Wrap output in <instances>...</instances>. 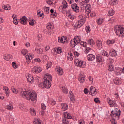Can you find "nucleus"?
<instances>
[{"instance_id":"1","label":"nucleus","mask_w":124,"mask_h":124,"mask_svg":"<svg viewBox=\"0 0 124 124\" xmlns=\"http://www.w3.org/2000/svg\"><path fill=\"white\" fill-rule=\"evenodd\" d=\"M52 80V75L49 73H46L44 76L43 83L39 84V87L41 88L43 86L46 89H49V88H51V82Z\"/></svg>"},{"instance_id":"2","label":"nucleus","mask_w":124,"mask_h":124,"mask_svg":"<svg viewBox=\"0 0 124 124\" xmlns=\"http://www.w3.org/2000/svg\"><path fill=\"white\" fill-rule=\"evenodd\" d=\"M110 116L112 118L111 119V122L112 124H117V120L119 119V117L121 116V111L116 108L115 109V111H111V113Z\"/></svg>"},{"instance_id":"3","label":"nucleus","mask_w":124,"mask_h":124,"mask_svg":"<svg viewBox=\"0 0 124 124\" xmlns=\"http://www.w3.org/2000/svg\"><path fill=\"white\" fill-rule=\"evenodd\" d=\"M78 19L79 20L75 25L76 29L81 28V27L85 24V22H86V16L83 15L82 12H81L78 15Z\"/></svg>"},{"instance_id":"4","label":"nucleus","mask_w":124,"mask_h":124,"mask_svg":"<svg viewBox=\"0 0 124 124\" xmlns=\"http://www.w3.org/2000/svg\"><path fill=\"white\" fill-rule=\"evenodd\" d=\"M115 33L119 37H124V26L119 25L114 27Z\"/></svg>"},{"instance_id":"5","label":"nucleus","mask_w":124,"mask_h":124,"mask_svg":"<svg viewBox=\"0 0 124 124\" xmlns=\"http://www.w3.org/2000/svg\"><path fill=\"white\" fill-rule=\"evenodd\" d=\"M81 42V39H80V37L78 36H76L74 39H72L70 41V46L72 48L75 47L77 44H79Z\"/></svg>"},{"instance_id":"6","label":"nucleus","mask_w":124,"mask_h":124,"mask_svg":"<svg viewBox=\"0 0 124 124\" xmlns=\"http://www.w3.org/2000/svg\"><path fill=\"white\" fill-rule=\"evenodd\" d=\"M74 63L77 66H79L82 68H85V67H86V62L82 60H80V59H75L74 61Z\"/></svg>"},{"instance_id":"7","label":"nucleus","mask_w":124,"mask_h":124,"mask_svg":"<svg viewBox=\"0 0 124 124\" xmlns=\"http://www.w3.org/2000/svg\"><path fill=\"white\" fill-rule=\"evenodd\" d=\"M37 98V94L35 91H32L29 92L28 99L31 100L32 101H34V100H36Z\"/></svg>"},{"instance_id":"8","label":"nucleus","mask_w":124,"mask_h":124,"mask_svg":"<svg viewBox=\"0 0 124 124\" xmlns=\"http://www.w3.org/2000/svg\"><path fill=\"white\" fill-rule=\"evenodd\" d=\"M42 71V68L39 66H35L31 69V72L32 73H40Z\"/></svg>"},{"instance_id":"9","label":"nucleus","mask_w":124,"mask_h":124,"mask_svg":"<svg viewBox=\"0 0 124 124\" xmlns=\"http://www.w3.org/2000/svg\"><path fill=\"white\" fill-rule=\"evenodd\" d=\"M89 93L92 96H95L97 93L96 88L93 86H91L90 88Z\"/></svg>"},{"instance_id":"10","label":"nucleus","mask_w":124,"mask_h":124,"mask_svg":"<svg viewBox=\"0 0 124 124\" xmlns=\"http://www.w3.org/2000/svg\"><path fill=\"white\" fill-rule=\"evenodd\" d=\"M71 6L74 12H75L76 13H79V12L80 11V7H79L77 4H73Z\"/></svg>"},{"instance_id":"11","label":"nucleus","mask_w":124,"mask_h":124,"mask_svg":"<svg viewBox=\"0 0 124 124\" xmlns=\"http://www.w3.org/2000/svg\"><path fill=\"white\" fill-rule=\"evenodd\" d=\"M85 77V76L84 73H81L79 75L78 77V81L80 82V83H83L84 82H85V80H86Z\"/></svg>"},{"instance_id":"12","label":"nucleus","mask_w":124,"mask_h":124,"mask_svg":"<svg viewBox=\"0 0 124 124\" xmlns=\"http://www.w3.org/2000/svg\"><path fill=\"white\" fill-rule=\"evenodd\" d=\"M28 82H29L31 84H32L33 82H34V78H33V77L31 74H29L27 77Z\"/></svg>"},{"instance_id":"13","label":"nucleus","mask_w":124,"mask_h":124,"mask_svg":"<svg viewBox=\"0 0 124 124\" xmlns=\"http://www.w3.org/2000/svg\"><path fill=\"white\" fill-rule=\"evenodd\" d=\"M11 91L13 93L15 94H18L21 91H22V89L20 88H18V89L15 88L14 86H12L11 88Z\"/></svg>"},{"instance_id":"14","label":"nucleus","mask_w":124,"mask_h":124,"mask_svg":"<svg viewBox=\"0 0 124 124\" xmlns=\"http://www.w3.org/2000/svg\"><path fill=\"white\" fill-rule=\"evenodd\" d=\"M66 41H67V37L66 36H63L61 37H58V42L65 43Z\"/></svg>"},{"instance_id":"15","label":"nucleus","mask_w":124,"mask_h":124,"mask_svg":"<svg viewBox=\"0 0 124 124\" xmlns=\"http://www.w3.org/2000/svg\"><path fill=\"white\" fill-rule=\"evenodd\" d=\"M107 101L110 107H114L116 106V101H112L110 98L107 99Z\"/></svg>"},{"instance_id":"16","label":"nucleus","mask_w":124,"mask_h":124,"mask_svg":"<svg viewBox=\"0 0 124 124\" xmlns=\"http://www.w3.org/2000/svg\"><path fill=\"white\" fill-rule=\"evenodd\" d=\"M58 75H62L63 74V69H62L60 67L57 66L55 69Z\"/></svg>"},{"instance_id":"17","label":"nucleus","mask_w":124,"mask_h":124,"mask_svg":"<svg viewBox=\"0 0 124 124\" xmlns=\"http://www.w3.org/2000/svg\"><path fill=\"white\" fill-rule=\"evenodd\" d=\"M87 59L88 61H90V62H93V61L95 60V55L93 54H88L87 55Z\"/></svg>"},{"instance_id":"18","label":"nucleus","mask_w":124,"mask_h":124,"mask_svg":"<svg viewBox=\"0 0 124 124\" xmlns=\"http://www.w3.org/2000/svg\"><path fill=\"white\" fill-rule=\"evenodd\" d=\"M61 109H62L63 111H66V110H68V105L64 103H62Z\"/></svg>"},{"instance_id":"19","label":"nucleus","mask_w":124,"mask_h":124,"mask_svg":"<svg viewBox=\"0 0 124 124\" xmlns=\"http://www.w3.org/2000/svg\"><path fill=\"white\" fill-rule=\"evenodd\" d=\"M3 90L4 91V93L6 95V96H9V93H10V91L9 90V88L6 86H4L3 87Z\"/></svg>"},{"instance_id":"20","label":"nucleus","mask_w":124,"mask_h":124,"mask_svg":"<svg viewBox=\"0 0 124 124\" xmlns=\"http://www.w3.org/2000/svg\"><path fill=\"white\" fill-rule=\"evenodd\" d=\"M66 57L67 60H69V61H72V60H73V58H74V56H73V54L71 53V51L68 53V54L66 55Z\"/></svg>"},{"instance_id":"21","label":"nucleus","mask_w":124,"mask_h":124,"mask_svg":"<svg viewBox=\"0 0 124 124\" xmlns=\"http://www.w3.org/2000/svg\"><path fill=\"white\" fill-rule=\"evenodd\" d=\"M13 19V23L15 25H18L19 21H18V19H17V17L16 16V15L13 14L12 16Z\"/></svg>"},{"instance_id":"22","label":"nucleus","mask_w":124,"mask_h":124,"mask_svg":"<svg viewBox=\"0 0 124 124\" xmlns=\"http://www.w3.org/2000/svg\"><path fill=\"white\" fill-rule=\"evenodd\" d=\"M29 93H30V92L26 91H21V94L22 96L23 97H27L28 98L29 97Z\"/></svg>"},{"instance_id":"23","label":"nucleus","mask_w":124,"mask_h":124,"mask_svg":"<svg viewBox=\"0 0 124 124\" xmlns=\"http://www.w3.org/2000/svg\"><path fill=\"white\" fill-rule=\"evenodd\" d=\"M28 19H27V17H26L25 16H23L20 19V23L21 24H22V25H26Z\"/></svg>"},{"instance_id":"24","label":"nucleus","mask_w":124,"mask_h":124,"mask_svg":"<svg viewBox=\"0 0 124 124\" xmlns=\"http://www.w3.org/2000/svg\"><path fill=\"white\" fill-rule=\"evenodd\" d=\"M61 90L62 91V92L63 93H65V94H67L68 93V90L65 87L62 85L60 87Z\"/></svg>"},{"instance_id":"25","label":"nucleus","mask_w":124,"mask_h":124,"mask_svg":"<svg viewBox=\"0 0 124 124\" xmlns=\"http://www.w3.org/2000/svg\"><path fill=\"white\" fill-rule=\"evenodd\" d=\"M96 44L97 46L98 47L99 50H101V49H102V41L97 40L96 41Z\"/></svg>"},{"instance_id":"26","label":"nucleus","mask_w":124,"mask_h":124,"mask_svg":"<svg viewBox=\"0 0 124 124\" xmlns=\"http://www.w3.org/2000/svg\"><path fill=\"white\" fill-rule=\"evenodd\" d=\"M87 43L88 45H90V46H93V45H94V44H95L94 40H93V39H87Z\"/></svg>"},{"instance_id":"27","label":"nucleus","mask_w":124,"mask_h":124,"mask_svg":"<svg viewBox=\"0 0 124 124\" xmlns=\"http://www.w3.org/2000/svg\"><path fill=\"white\" fill-rule=\"evenodd\" d=\"M19 108L22 111H24V112H27L28 111V108L22 104H20L19 106Z\"/></svg>"},{"instance_id":"28","label":"nucleus","mask_w":124,"mask_h":124,"mask_svg":"<svg viewBox=\"0 0 124 124\" xmlns=\"http://www.w3.org/2000/svg\"><path fill=\"white\" fill-rule=\"evenodd\" d=\"M109 55H110L111 57H116V56H117V52L115 50L112 49L109 51Z\"/></svg>"},{"instance_id":"29","label":"nucleus","mask_w":124,"mask_h":124,"mask_svg":"<svg viewBox=\"0 0 124 124\" xmlns=\"http://www.w3.org/2000/svg\"><path fill=\"white\" fill-rule=\"evenodd\" d=\"M33 58H34V55L31 53H30L27 55H26V58L27 60H32Z\"/></svg>"},{"instance_id":"30","label":"nucleus","mask_w":124,"mask_h":124,"mask_svg":"<svg viewBox=\"0 0 124 124\" xmlns=\"http://www.w3.org/2000/svg\"><path fill=\"white\" fill-rule=\"evenodd\" d=\"M64 118H65L66 119H72V116H71V115L70 114V113L67 112H65L64 113Z\"/></svg>"},{"instance_id":"31","label":"nucleus","mask_w":124,"mask_h":124,"mask_svg":"<svg viewBox=\"0 0 124 124\" xmlns=\"http://www.w3.org/2000/svg\"><path fill=\"white\" fill-rule=\"evenodd\" d=\"M4 59L6 60V61H9L12 59V55L11 54H7L4 55Z\"/></svg>"},{"instance_id":"32","label":"nucleus","mask_w":124,"mask_h":124,"mask_svg":"<svg viewBox=\"0 0 124 124\" xmlns=\"http://www.w3.org/2000/svg\"><path fill=\"white\" fill-rule=\"evenodd\" d=\"M30 113L31 116H35L36 115V111H35L33 108H30Z\"/></svg>"},{"instance_id":"33","label":"nucleus","mask_w":124,"mask_h":124,"mask_svg":"<svg viewBox=\"0 0 124 124\" xmlns=\"http://www.w3.org/2000/svg\"><path fill=\"white\" fill-rule=\"evenodd\" d=\"M86 5L85 6L86 11H87L88 13L91 12V10H92V7H91V5H90V4H86Z\"/></svg>"},{"instance_id":"34","label":"nucleus","mask_w":124,"mask_h":124,"mask_svg":"<svg viewBox=\"0 0 124 124\" xmlns=\"http://www.w3.org/2000/svg\"><path fill=\"white\" fill-rule=\"evenodd\" d=\"M2 7L3 9H5V10H10L11 9V6L9 4L3 5Z\"/></svg>"},{"instance_id":"35","label":"nucleus","mask_w":124,"mask_h":124,"mask_svg":"<svg viewBox=\"0 0 124 124\" xmlns=\"http://www.w3.org/2000/svg\"><path fill=\"white\" fill-rule=\"evenodd\" d=\"M96 22L98 25H102V24L104 23V18H100L97 20Z\"/></svg>"},{"instance_id":"36","label":"nucleus","mask_w":124,"mask_h":124,"mask_svg":"<svg viewBox=\"0 0 124 124\" xmlns=\"http://www.w3.org/2000/svg\"><path fill=\"white\" fill-rule=\"evenodd\" d=\"M115 42H116V41L114 39L108 40H107L106 43L108 45H112V44H114V43H115Z\"/></svg>"},{"instance_id":"37","label":"nucleus","mask_w":124,"mask_h":124,"mask_svg":"<svg viewBox=\"0 0 124 124\" xmlns=\"http://www.w3.org/2000/svg\"><path fill=\"white\" fill-rule=\"evenodd\" d=\"M113 82L116 85H120L121 84V80L118 78H115L113 80Z\"/></svg>"},{"instance_id":"38","label":"nucleus","mask_w":124,"mask_h":124,"mask_svg":"<svg viewBox=\"0 0 124 124\" xmlns=\"http://www.w3.org/2000/svg\"><path fill=\"white\" fill-rule=\"evenodd\" d=\"M101 55L104 56V57H107V58H108V57H109V54L105 50H102L101 51Z\"/></svg>"},{"instance_id":"39","label":"nucleus","mask_w":124,"mask_h":124,"mask_svg":"<svg viewBox=\"0 0 124 124\" xmlns=\"http://www.w3.org/2000/svg\"><path fill=\"white\" fill-rule=\"evenodd\" d=\"M114 14H115V11H114V10H113V9H110V10L108 11V12L107 15H108V16L109 17V16H113V15H114Z\"/></svg>"},{"instance_id":"40","label":"nucleus","mask_w":124,"mask_h":124,"mask_svg":"<svg viewBox=\"0 0 124 124\" xmlns=\"http://www.w3.org/2000/svg\"><path fill=\"white\" fill-rule=\"evenodd\" d=\"M46 28L48 30H53L54 29V25L50 23H48L46 25Z\"/></svg>"},{"instance_id":"41","label":"nucleus","mask_w":124,"mask_h":124,"mask_svg":"<svg viewBox=\"0 0 124 124\" xmlns=\"http://www.w3.org/2000/svg\"><path fill=\"white\" fill-rule=\"evenodd\" d=\"M54 51L56 54H61V53H62V48H61V47H58V48H55Z\"/></svg>"},{"instance_id":"42","label":"nucleus","mask_w":124,"mask_h":124,"mask_svg":"<svg viewBox=\"0 0 124 124\" xmlns=\"http://www.w3.org/2000/svg\"><path fill=\"white\" fill-rule=\"evenodd\" d=\"M58 10L60 12H62V13H65V8H63L62 6H61L60 7H59Z\"/></svg>"},{"instance_id":"43","label":"nucleus","mask_w":124,"mask_h":124,"mask_svg":"<svg viewBox=\"0 0 124 124\" xmlns=\"http://www.w3.org/2000/svg\"><path fill=\"white\" fill-rule=\"evenodd\" d=\"M96 59L98 62H102V56L98 54L97 55Z\"/></svg>"},{"instance_id":"44","label":"nucleus","mask_w":124,"mask_h":124,"mask_svg":"<svg viewBox=\"0 0 124 124\" xmlns=\"http://www.w3.org/2000/svg\"><path fill=\"white\" fill-rule=\"evenodd\" d=\"M43 9H44V12L46 13V14H48V13H49V10H50L49 7H48L45 6L43 7Z\"/></svg>"},{"instance_id":"45","label":"nucleus","mask_w":124,"mask_h":124,"mask_svg":"<svg viewBox=\"0 0 124 124\" xmlns=\"http://www.w3.org/2000/svg\"><path fill=\"white\" fill-rule=\"evenodd\" d=\"M68 120H69V119H67V118H66L65 117H64L62 119V122L63 124H69V121Z\"/></svg>"},{"instance_id":"46","label":"nucleus","mask_w":124,"mask_h":124,"mask_svg":"<svg viewBox=\"0 0 124 124\" xmlns=\"http://www.w3.org/2000/svg\"><path fill=\"white\" fill-rule=\"evenodd\" d=\"M109 3L112 5H116L118 3V0H110Z\"/></svg>"},{"instance_id":"47","label":"nucleus","mask_w":124,"mask_h":124,"mask_svg":"<svg viewBox=\"0 0 124 124\" xmlns=\"http://www.w3.org/2000/svg\"><path fill=\"white\" fill-rule=\"evenodd\" d=\"M6 109L7 110H9V111H12V110H13V106L11 104H9L7 106Z\"/></svg>"},{"instance_id":"48","label":"nucleus","mask_w":124,"mask_h":124,"mask_svg":"<svg viewBox=\"0 0 124 124\" xmlns=\"http://www.w3.org/2000/svg\"><path fill=\"white\" fill-rule=\"evenodd\" d=\"M62 7H63V8H65V9H66V8H67L68 5H67V2H66L65 1H63L62 2Z\"/></svg>"},{"instance_id":"49","label":"nucleus","mask_w":124,"mask_h":124,"mask_svg":"<svg viewBox=\"0 0 124 124\" xmlns=\"http://www.w3.org/2000/svg\"><path fill=\"white\" fill-rule=\"evenodd\" d=\"M69 94H70V98L71 101H73L74 100V96L73 95V94L72 93V92L70 91Z\"/></svg>"},{"instance_id":"50","label":"nucleus","mask_w":124,"mask_h":124,"mask_svg":"<svg viewBox=\"0 0 124 124\" xmlns=\"http://www.w3.org/2000/svg\"><path fill=\"white\" fill-rule=\"evenodd\" d=\"M91 51H92V48L87 47L86 48L85 50L84 51L85 54H89V53H90Z\"/></svg>"},{"instance_id":"51","label":"nucleus","mask_w":124,"mask_h":124,"mask_svg":"<svg viewBox=\"0 0 124 124\" xmlns=\"http://www.w3.org/2000/svg\"><path fill=\"white\" fill-rule=\"evenodd\" d=\"M88 15H90L91 17L95 16V13L94 12H90L88 13Z\"/></svg>"},{"instance_id":"52","label":"nucleus","mask_w":124,"mask_h":124,"mask_svg":"<svg viewBox=\"0 0 124 124\" xmlns=\"http://www.w3.org/2000/svg\"><path fill=\"white\" fill-rule=\"evenodd\" d=\"M42 15H43V12H41V10L38 11L37 13L38 17H42Z\"/></svg>"},{"instance_id":"53","label":"nucleus","mask_w":124,"mask_h":124,"mask_svg":"<svg viewBox=\"0 0 124 124\" xmlns=\"http://www.w3.org/2000/svg\"><path fill=\"white\" fill-rule=\"evenodd\" d=\"M73 54H74V56L77 58H78V57H79V56H80V53H79V52H77V51H73V49H72Z\"/></svg>"},{"instance_id":"54","label":"nucleus","mask_w":124,"mask_h":124,"mask_svg":"<svg viewBox=\"0 0 124 124\" xmlns=\"http://www.w3.org/2000/svg\"><path fill=\"white\" fill-rule=\"evenodd\" d=\"M108 69L109 71H114V70H115L114 66L111 64L109 65Z\"/></svg>"},{"instance_id":"55","label":"nucleus","mask_w":124,"mask_h":124,"mask_svg":"<svg viewBox=\"0 0 124 124\" xmlns=\"http://www.w3.org/2000/svg\"><path fill=\"white\" fill-rule=\"evenodd\" d=\"M68 18H69L71 20H74L76 16L73 15H71V13H69V15L68 16Z\"/></svg>"},{"instance_id":"56","label":"nucleus","mask_w":124,"mask_h":124,"mask_svg":"<svg viewBox=\"0 0 124 124\" xmlns=\"http://www.w3.org/2000/svg\"><path fill=\"white\" fill-rule=\"evenodd\" d=\"M29 25H30V26H34V25H35V20H34V19L30 20L29 22Z\"/></svg>"},{"instance_id":"57","label":"nucleus","mask_w":124,"mask_h":124,"mask_svg":"<svg viewBox=\"0 0 124 124\" xmlns=\"http://www.w3.org/2000/svg\"><path fill=\"white\" fill-rule=\"evenodd\" d=\"M51 66H52V62H48L47 63L46 68V69H49V68H50V67H51Z\"/></svg>"},{"instance_id":"58","label":"nucleus","mask_w":124,"mask_h":124,"mask_svg":"<svg viewBox=\"0 0 124 124\" xmlns=\"http://www.w3.org/2000/svg\"><path fill=\"white\" fill-rule=\"evenodd\" d=\"M41 110H46V105L45 104L42 103L41 105Z\"/></svg>"},{"instance_id":"59","label":"nucleus","mask_w":124,"mask_h":124,"mask_svg":"<svg viewBox=\"0 0 124 124\" xmlns=\"http://www.w3.org/2000/svg\"><path fill=\"white\" fill-rule=\"evenodd\" d=\"M12 65L13 67L15 69L18 68V65H17V63H16V62H13L12 63Z\"/></svg>"},{"instance_id":"60","label":"nucleus","mask_w":124,"mask_h":124,"mask_svg":"<svg viewBox=\"0 0 124 124\" xmlns=\"http://www.w3.org/2000/svg\"><path fill=\"white\" fill-rule=\"evenodd\" d=\"M35 50L36 53H37L38 54H42V49L36 48Z\"/></svg>"},{"instance_id":"61","label":"nucleus","mask_w":124,"mask_h":124,"mask_svg":"<svg viewBox=\"0 0 124 124\" xmlns=\"http://www.w3.org/2000/svg\"><path fill=\"white\" fill-rule=\"evenodd\" d=\"M68 78L70 80H73L74 79V75H73V74H70L68 76Z\"/></svg>"},{"instance_id":"62","label":"nucleus","mask_w":124,"mask_h":124,"mask_svg":"<svg viewBox=\"0 0 124 124\" xmlns=\"http://www.w3.org/2000/svg\"><path fill=\"white\" fill-rule=\"evenodd\" d=\"M51 105H55L56 104V101H54L53 99H50L49 102Z\"/></svg>"},{"instance_id":"63","label":"nucleus","mask_w":124,"mask_h":124,"mask_svg":"<svg viewBox=\"0 0 124 124\" xmlns=\"http://www.w3.org/2000/svg\"><path fill=\"white\" fill-rule=\"evenodd\" d=\"M21 53L23 56H25V55L28 53V50H27V49H23L21 51Z\"/></svg>"},{"instance_id":"64","label":"nucleus","mask_w":124,"mask_h":124,"mask_svg":"<svg viewBox=\"0 0 124 124\" xmlns=\"http://www.w3.org/2000/svg\"><path fill=\"white\" fill-rule=\"evenodd\" d=\"M78 123L79 124H86V122H85V121L83 119H80L78 121Z\"/></svg>"}]
</instances>
